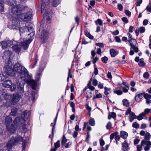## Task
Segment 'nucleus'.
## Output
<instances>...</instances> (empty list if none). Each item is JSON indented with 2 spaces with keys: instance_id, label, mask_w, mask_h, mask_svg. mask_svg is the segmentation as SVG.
<instances>
[{
  "instance_id": "39",
  "label": "nucleus",
  "mask_w": 151,
  "mask_h": 151,
  "mask_svg": "<svg viewBox=\"0 0 151 151\" xmlns=\"http://www.w3.org/2000/svg\"><path fill=\"white\" fill-rule=\"evenodd\" d=\"M68 140L66 138L64 135L63 136L62 140V144L63 145L66 143Z\"/></svg>"
},
{
  "instance_id": "35",
  "label": "nucleus",
  "mask_w": 151,
  "mask_h": 151,
  "mask_svg": "<svg viewBox=\"0 0 151 151\" xmlns=\"http://www.w3.org/2000/svg\"><path fill=\"white\" fill-rule=\"evenodd\" d=\"M99 142L100 145L103 149H104V147L103 146L105 144V142L104 140L102 138L99 139Z\"/></svg>"
},
{
  "instance_id": "30",
  "label": "nucleus",
  "mask_w": 151,
  "mask_h": 151,
  "mask_svg": "<svg viewBox=\"0 0 151 151\" xmlns=\"http://www.w3.org/2000/svg\"><path fill=\"white\" fill-rule=\"evenodd\" d=\"M145 116V114L144 113H142L140 114L137 117V119L139 120H141L143 119L144 117Z\"/></svg>"
},
{
  "instance_id": "29",
  "label": "nucleus",
  "mask_w": 151,
  "mask_h": 151,
  "mask_svg": "<svg viewBox=\"0 0 151 151\" xmlns=\"http://www.w3.org/2000/svg\"><path fill=\"white\" fill-rule=\"evenodd\" d=\"M45 66V64L44 63H42L41 65V66H40V69L39 70V71L38 70V76L40 75V73H41L42 72L43 70L44 69V67Z\"/></svg>"
},
{
  "instance_id": "1",
  "label": "nucleus",
  "mask_w": 151,
  "mask_h": 151,
  "mask_svg": "<svg viewBox=\"0 0 151 151\" xmlns=\"http://www.w3.org/2000/svg\"><path fill=\"white\" fill-rule=\"evenodd\" d=\"M32 24L28 22L27 23L24 27L20 28V22L18 19H13L12 21V23L9 28L12 29H19L20 34L21 36H27L26 38H22L19 40V43L21 44L24 50L27 49L29 44L32 41V37L34 35L33 27L31 25Z\"/></svg>"
},
{
  "instance_id": "60",
  "label": "nucleus",
  "mask_w": 151,
  "mask_h": 151,
  "mask_svg": "<svg viewBox=\"0 0 151 151\" xmlns=\"http://www.w3.org/2000/svg\"><path fill=\"white\" fill-rule=\"evenodd\" d=\"M107 77L110 79H111L112 78V76L111 75V73L110 72H109L107 74Z\"/></svg>"
},
{
  "instance_id": "23",
  "label": "nucleus",
  "mask_w": 151,
  "mask_h": 151,
  "mask_svg": "<svg viewBox=\"0 0 151 151\" xmlns=\"http://www.w3.org/2000/svg\"><path fill=\"white\" fill-rule=\"evenodd\" d=\"M61 1L60 0H52L51 2L52 6L54 7H56L61 4Z\"/></svg>"
},
{
  "instance_id": "11",
  "label": "nucleus",
  "mask_w": 151,
  "mask_h": 151,
  "mask_svg": "<svg viewBox=\"0 0 151 151\" xmlns=\"http://www.w3.org/2000/svg\"><path fill=\"white\" fill-rule=\"evenodd\" d=\"M141 143V145L143 146L146 145L144 148L145 151H148L150 150V148L151 147V142L150 141V140H142Z\"/></svg>"
},
{
  "instance_id": "48",
  "label": "nucleus",
  "mask_w": 151,
  "mask_h": 151,
  "mask_svg": "<svg viewBox=\"0 0 151 151\" xmlns=\"http://www.w3.org/2000/svg\"><path fill=\"white\" fill-rule=\"evenodd\" d=\"M124 13L126 15L128 16L129 17H130L131 16V12L128 10H125Z\"/></svg>"
},
{
  "instance_id": "19",
  "label": "nucleus",
  "mask_w": 151,
  "mask_h": 151,
  "mask_svg": "<svg viewBox=\"0 0 151 151\" xmlns=\"http://www.w3.org/2000/svg\"><path fill=\"white\" fill-rule=\"evenodd\" d=\"M14 51L17 53H19L21 50V46L20 45H15L12 47Z\"/></svg>"
},
{
  "instance_id": "22",
  "label": "nucleus",
  "mask_w": 151,
  "mask_h": 151,
  "mask_svg": "<svg viewBox=\"0 0 151 151\" xmlns=\"http://www.w3.org/2000/svg\"><path fill=\"white\" fill-rule=\"evenodd\" d=\"M143 97V93H140L138 94L136 93L135 97V99L137 102H139L142 98Z\"/></svg>"
},
{
  "instance_id": "2",
  "label": "nucleus",
  "mask_w": 151,
  "mask_h": 151,
  "mask_svg": "<svg viewBox=\"0 0 151 151\" xmlns=\"http://www.w3.org/2000/svg\"><path fill=\"white\" fill-rule=\"evenodd\" d=\"M4 70L7 75L11 76H16L17 74L20 78H22L29 76L27 70L19 63L14 65L12 69L9 65H6L4 67Z\"/></svg>"
},
{
  "instance_id": "4",
  "label": "nucleus",
  "mask_w": 151,
  "mask_h": 151,
  "mask_svg": "<svg viewBox=\"0 0 151 151\" xmlns=\"http://www.w3.org/2000/svg\"><path fill=\"white\" fill-rule=\"evenodd\" d=\"M50 3V0H43L42 1L41 5V13L49 23L51 22L52 14V11L50 10L47 6Z\"/></svg>"
},
{
  "instance_id": "6",
  "label": "nucleus",
  "mask_w": 151,
  "mask_h": 151,
  "mask_svg": "<svg viewBox=\"0 0 151 151\" xmlns=\"http://www.w3.org/2000/svg\"><path fill=\"white\" fill-rule=\"evenodd\" d=\"M47 26L44 24H42L40 25V33L39 34V38L40 40V42L42 43L45 42L48 39L50 34L49 32L45 29H41V27L45 28H47Z\"/></svg>"
},
{
  "instance_id": "54",
  "label": "nucleus",
  "mask_w": 151,
  "mask_h": 151,
  "mask_svg": "<svg viewBox=\"0 0 151 151\" xmlns=\"http://www.w3.org/2000/svg\"><path fill=\"white\" fill-rule=\"evenodd\" d=\"M96 46L99 47H103L104 45L103 43L100 42L96 43L95 44Z\"/></svg>"
},
{
  "instance_id": "33",
  "label": "nucleus",
  "mask_w": 151,
  "mask_h": 151,
  "mask_svg": "<svg viewBox=\"0 0 151 151\" xmlns=\"http://www.w3.org/2000/svg\"><path fill=\"white\" fill-rule=\"evenodd\" d=\"M143 59L142 58H141L139 60V61L138 63V65L140 66H144L145 65V63H144Z\"/></svg>"
},
{
  "instance_id": "46",
  "label": "nucleus",
  "mask_w": 151,
  "mask_h": 151,
  "mask_svg": "<svg viewBox=\"0 0 151 151\" xmlns=\"http://www.w3.org/2000/svg\"><path fill=\"white\" fill-rule=\"evenodd\" d=\"M143 96H144V98L146 99L151 98V95L148 94L147 93H146L144 95L143 94Z\"/></svg>"
},
{
  "instance_id": "14",
  "label": "nucleus",
  "mask_w": 151,
  "mask_h": 151,
  "mask_svg": "<svg viewBox=\"0 0 151 151\" xmlns=\"http://www.w3.org/2000/svg\"><path fill=\"white\" fill-rule=\"evenodd\" d=\"M58 112L57 113L56 116L54 120V123H52L50 124V126L52 127V134L50 135L49 136V137L52 139L53 138L54 134V132L55 131V126L56 123V121L57 119Z\"/></svg>"
},
{
  "instance_id": "62",
  "label": "nucleus",
  "mask_w": 151,
  "mask_h": 151,
  "mask_svg": "<svg viewBox=\"0 0 151 151\" xmlns=\"http://www.w3.org/2000/svg\"><path fill=\"white\" fill-rule=\"evenodd\" d=\"M142 146L141 145H138L137 146V150L138 151H141L142 150Z\"/></svg>"
},
{
  "instance_id": "15",
  "label": "nucleus",
  "mask_w": 151,
  "mask_h": 151,
  "mask_svg": "<svg viewBox=\"0 0 151 151\" xmlns=\"http://www.w3.org/2000/svg\"><path fill=\"white\" fill-rule=\"evenodd\" d=\"M30 115V113L29 111H25L22 114L21 119L20 120H22L23 123L25 122L26 120L28 119Z\"/></svg>"
},
{
  "instance_id": "24",
  "label": "nucleus",
  "mask_w": 151,
  "mask_h": 151,
  "mask_svg": "<svg viewBox=\"0 0 151 151\" xmlns=\"http://www.w3.org/2000/svg\"><path fill=\"white\" fill-rule=\"evenodd\" d=\"M128 41L130 43V45L131 47L135 46L137 42L136 40L134 39H132V40L129 39Z\"/></svg>"
},
{
  "instance_id": "10",
  "label": "nucleus",
  "mask_w": 151,
  "mask_h": 151,
  "mask_svg": "<svg viewBox=\"0 0 151 151\" xmlns=\"http://www.w3.org/2000/svg\"><path fill=\"white\" fill-rule=\"evenodd\" d=\"M25 81L28 85L31 86L32 89H35L36 88L37 84L35 80L31 78L26 79Z\"/></svg>"
},
{
  "instance_id": "5",
  "label": "nucleus",
  "mask_w": 151,
  "mask_h": 151,
  "mask_svg": "<svg viewBox=\"0 0 151 151\" xmlns=\"http://www.w3.org/2000/svg\"><path fill=\"white\" fill-rule=\"evenodd\" d=\"M7 4L11 6L10 12L13 15H19L21 11L23 10V9L21 7V5H17V1L14 0H6L5 2Z\"/></svg>"
},
{
  "instance_id": "20",
  "label": "nucleus",
  "mask_w": 151,
  "mask_h": 151,
  "mask_svg": "<svg viewBox=\"0 0 151 151\" xmlns=\"http://www.w3.org/2000/svg\"><path fill=\"white\" fill-rule=\"evenodd\" d=\"M12 83L10 80H7L5 81L2 83L3 85L6 88H9L10 87Z\"/></svg>"
},
{
  "instance_id": "8",
  "label": "nucleus",
  "mask_w": 151,
  "mask_h": 151,
  "mask_svg": "<svg viewBox=\"0 0 151 151\" xmlns=\"http://www.w3.org/2000/svg\"><path fill=\"white\" fill-rule=\"evenodd\" d=\"M24 123L25 122L23 123L22 120H20V118L19 117H17L14 121V123L15 125L17 126L20 127L23 131L24 132H26L27 130Z\"/></svg>"
},
{
  "instance_id": "3",
  "label": "nucleus",
  "mask_w": 151,
  "mask_h": 151,
  "mask_svg": "<svg viewBox=\"0 0 151 151\" xmlns=\"http://www.w3.org/2000/svg\"><path fill=\"white\" fill-rule=\"evenodd\" d=\"M22 141V151L25 150L26 145L27 143V141L23 139L22 137L20 136L12 137L6 145V147L8 151H10L16 145Z\"/></svg>"
},
{
  "instance_id": "57",
  "label": "nucleus",
  "mask_w": 151,
  "mask_h": 151,
  "mask_svg": "<svg viewBox=\"0 0 151 151\" xmlns=\"http://www.w3.org/2000/svg\"><path fill=\"white\" fill-rule=\"evenodd\" d=\"M122 21L126 23L128 22V21L126 17H123L122 18Z\"/></svg>"
},
{
  "instance_id": "17",
  "label": "nucleus",
  "mask_w": 151,
  "mask_h": 151,
  "mask_svg": "<svg viewBox=\"0 0 151 151\" xmlns=\"http://www.w3.org/2000/svg\"><path fill=\"white\" fill-rule=\"evenodd\" d=\"M20 98V96L18 94L16 93L13 94L12 99V103L13 104H15L19 101Z\"/></svg>"
},
{
  "instance_id": "26",
  "label": "nucleus",
  "mask_w": 151,
  "mask_h": 151,
  "mask_svg": "<svg viewBox=\"0 0 151 151\" xmlns=\"http://www.w3.org/2000/svg\"><path fill=\"white\" fill-rule=\"evenodd\" d=\"M128 136V133L124 131H122L121 132L120 136L121 137L124 139H125L127 138Z\"/></svg>"
},
{
  "instance_id": "53",
  "label": "nucleus",
  "mask_w": 151,
  "mask_h": 151,
  "mask_svg": "<svg viewBox=\"0 0 151 151\" xmlns=\"http://www.w3.org/2000/svg\"><path fill=\"white\" fill-rule=\"evenodd\" d=\"M60 141L59 140L57 141L55 143L54 145L55 147L58 148L60 146Z\"/></svg>"
},
{
  "instance_id": "55",
  "label": "nucleus",
  "mask_w": 151,
  "mask_h": 151,
  "mask_svg": "<svg viewBox=\"0 0 151 151\" xmlns=\"http://www.w3.org/2000/svg\"><path fill=\"white\" fill-rule=\"evenodd\" d=\"M131 112H132L131 111V108L130 107H129L126 111L125 115H127L129 114V115Z\"/></svg>"
},
{
  "instance_id": "51",
  "label": "nucleus",
  "mask_w": 151,
  "mask_h": 151,
  "mask_svg": "<svg viewBox=\"0 0 151 151\" xmlns=\"http://www.w3.org/2000/svg\"><path fill=\"white\" fill-rule=\"evenodd\" d=\"M108 60V58L104 56L101 58L102 61L104 63H107V61Z\"/></svg>"
},
{
  "instance_id": "12",
  "label": "nucleus",
  "mask_w": 151,
  "mask_h": 151,
  "mask_svg": "<svg viewBox=\"0 0 151 151\" xmlns=\"http://www.w3.org/2000/svg\"><path fill=\"white\" fill-rule=\"evenodd\" d=\"M12 52L11 51L9 50H6L4 52L3 58L6 61H9L12 55Z\"/></svg>"
},
{
  "instance_id": "21",
  "label": "nucleus",
  "mask_w": 151,
  "mask_h": 151,
  "mask_svg": "<svg viewBox=\"0 0 151 151\" xmlns=\"http://www.w3.org/2000/svg\"><path fill=\"white\" fill-rule=\"evenodd\" d=\"M137 118V116L133 112H131L129 115V121L130 122H132L134 119H136Z\"/></svg>"
},
{
  "instance_id": "16",
  "label": "nucleus",
  "mask_w": 151,
  "mask_h": 151,
  "mask_svg": "<svg viewBox=\"0 0 151 151\" xmlns=\"http://www.w3.org/2000/svg\"><path fill=\"white\" fill-rule=\"evenodd\" d=\"M118 133L117 132H115L111 134L110 136V138L111 140L113 139L115 137V139L116 142H117L119 141L120 138L121 136L118 135Z\"/></svg>"
},
{
  "instance_id": "56",
  "label": "nucleus",
  "mask_w": 151,
  "mask_h": 151,
  "mask_svg": "<svg viewBox=\"0 0 151 151\" xmlns=\"http://www.w3.org/2000/svg\"><path fill=\"white\" fill-rule=\"evenodd\" d=\"M111 126V124L110 122H109L107 123L106 126V128L107 129H110Z\"/></svg>"
},
{
  "instance_id": "27",
  "label": "nucleus",
  "mask_w": 151,
  "mask_h": 151,
  "mask_svg": "<svg viewBox=\"0 0 151 151\" xmlns=\"http://www.w3.org/2000/svg\"><path fill=\"white\" fill-rule=\"evenodd\" d=\"M151 135L149 132H147L145 136L144 139L142 140L147 141L150 140L151 138Z\"/></svg>"
},
{
  "instance_id": "9",
  "label": "nucleus",
  "mask_w": 151,
  "mask_h": 151,
  "mask_svg": "<svg viewBox=\"0 0 151 151\" xmlns=\"http://www.w3.org/2000/svg\"><path fill=\"white\" fill-rule=\"evenodd\" d=\"M19 15L13 14L14 15L19 16L21 19L24 21L27 22L30 20L32 17L31 14L29 13H21V11Z\"/></svg>"
},
{
  "instance_id": "63",
  "label": "nucleus",
  "mask_w": 151,
  "mask_h": 151,
  "mask_svg": "<svg viewBox=\"0 0 151 151\" xmlns=\"http://www.w3.org/2000/svg\"><path fill=\"white\" fill-rule=\"evenodd\" d=\"M91 55H92V56L91 57V59L93 58L96 55V53H95L94 50H93L91 51Z\"/></svg>"
},
{
  "instance_id": "47",
  "label": "nucleus",
  "mask_w": 151,
  "mask_h": 151,
  "mask_svg": "<svg viewBox=\"0 0 151 151\" xmlns=\"http://www.w3.org/2000/svg\"><path fill=\"white\" fill-rule=\"evenodd\" d=\"M102 97V96L101 94L100 93H99V94H96L95 96H94L93 98V99H94L96 98H99Z\"/></svg>"
},
{
  "instance_id": "49",
  "label": "nucleus",
  "mask_w": 151,
  "mask_h": 151,
  "mask_svg": "<svg viewBox=\"0 0 151 151\" xmlns=\"http://www.w3.org/2000/svg\"><path fill=\"white\" fill-rule=\"evenodd\" d=\"M145 29L144 27H141L139 28V32L141 33H143L145 32Z\"/></svg>"
},
{
  "instance_id": "43",
  "label": "nucleus",
  "mask_w": 151,
  "mask_h": 151,
  "mask_svg": "<svg viewBox=\"0 0 151 151\" xmlns=\"http://www.w3.org/2000/svg\"><path fill=\"white\" fill-rule=\"evenodd\" d=\"M10 88L11 91H13L15 89L16 86L14 84L12 83Z\"/></svg>"
},
{
  "instance_id": "45",
  "label": "nucleus",
  "mask_w": 151,
  "mask_h": 151,
  "mask_svg": "<svg viewBox=\"0 0 151 151\" xmlns=\"http://www.w3.org/2000/svg\"><path fill=\"white\" fill-rule=\"evenodd\" d=\"M5 78V76H4L3 74L0 72V82L3 81Z\"/></svg>"
},
{
  "instance_id": "64",
  "label": "nucleus",
  "mask_w": 151,
  "mask_h": 151,
  "mask_svg": "<svg viewBox=\"0 0 151 151\" xmlns=\"http://www.w3.org/2000/svg\"><path fill=\"white\" fill-rule=\"evenodd\" d=\"M139 142V140L138 139H135L134 141V144L135 145H137L138 143Z\"/></svg>"
},
{
  "instance_id": "28",
  "label": "nucleus",
  "mask_w": 151,
  "mask_h": 151,
  "mask_svg": "<svg viewBox=\"0 0 151 151\" xmlns=\"http://www.w3.org/2000/svg\"><path fill=\"white\" fill-rule=\"evenodd\" d=\"M123 106L126 107H128L129 105V103L127 99H124L122 100Z\"/></svg>"
},
{
  "instance_id": "36",
  "label": "nucleus",
  "mask_w": 151,
  "mask_h": 151,
  "mask_svg": "<svg viewBox=\"0 0 151 151\" xmlns=\"http://www.w3.org/2000/svg\"><path fill=\"white\" fill-rule=\"evenodd\" d=\"M104 89L105 91L104 92V93L106 95H107L111 93L110 88L105 87L104 88Z\"/></svg>"
},
{
  "instance_id": "34",
  "label": "nucleus",
  "mask_w": 151,
  "mask_h": 151,
  "mask_svg": "<svg viewBox=\"0 0 151 151\" xmlns=\"http://www.w3.org/2000/svg\"><path fill=\"white\" fill-rule=\"evenodd\" d=\"M89 123L92 126H94L95 125V121L93 118H91L89 120Z\"/></svg>"
},
{
  "instance_id": "58",
  "label": "nucleus",
  "mask_w": 151,
  "mask_h": 151,
  "mask_svg": "<svg viewBox=\"0 0 151 151\" xmlns=\"http://www.w3.org/2000/svg\"><path fill=\"white\" fill-rule=\"evenodd\" d=\"M98 84V81L96 79H94L93 81L92 84L94 86H96Z\"/></svg>"
},
{
  "instance_id": "42",
  "label": "nucleus",
  "mask_w": 151,
  "mask_h": 151,
  "mask_svg": "<svg viewBox=\"0 0 151 151\" xmlns=\"http://www.w3.org/2000/svg\"><path fill=\"white\" fill-rule=\"evenodd\" d=\"M143 77L147 79L149 78V74L147 72H145L143 75Z\"/></svg>"
},
{
  "instance_id": "13",
  "label": "nucleus",
  "mask_w": 151,
  "mask_h": 151,
  "mask_svg": "<svg viewBox=\"0 0 151 151\" xmlns=\"http://www.w3.org/2000/svg\"><path fill=\"white\" fill-rule=\"evenodd\" d=\"M1 44L3 48L5 49L11 46L13 44V42L10 40H5L1 41Z\"/></svg>"
},
{
  "instance_id": "59",
  "label": "nucleus",
  "mask_w": 151,
  "mask_h": 151,
  "mask_svg": "<svg viewBox=\"0 0 151 151\" xmlns=\"http://www.w3.org/2000/svg\"><path fill=\"white\" fill-rule=\"evenodd\" d=\"M117 7L119 11H121L123 10V6L121 4H118Z\"/></svg>"
},
{
  "instance_id": "18",
  "label": "nucleus",
  "mask_w": 151,
  "mask_h": 151,
  "mask_svg": "<svg viewBox=\"0 0 151 151\" xmlns=\"http://www.w3.org/2000/svg\"><path fill=\"white\" fill-rule=\"evenodd\" d=\"M121 149L122 151H128L130 150L129 145L126 140L122 143Z\"/></svg>"
},
{
  "instance_id": "7",
  "label": "nucleus",
  "mask_w": 151,
  "mask_h": 151,
  "mask_svg": "<svg viewBox=\"0 0 151 151\" xmlns=\"http://www.w3.org/2000/svg\"><path fill=\"white\" fill-rule=\"evenodd\" d=\"M12 121L10 115L5 118L6 125L7 130L11 133H14L15 132L16 128L12 124Z\"/></svg>"
},
{
  "instance_id": "25",
  "label": "nucleus",
  "mask_w": 151,
  "mask_h": 151,
  "mask_svg": "<svg viewBox=\"0 0 151 151\" xmlns=\"http://www.w3.org/2000/svg\"><path fill=\"white\" fill-rule=\"evenodd\" d=\"M110 52L111 57H115L118 54V52L113 49L110 50Z\"/></svg>"
},
{
  "instance_id": "50",
  "label": "nucleus",
  "mask_w": 151,
  "mask_h": 151,
  "mask_svg": "<svg viewBox=\"0 0 151 151\" xmlns=\"http://www.w3.org/2000/svg\"><path fill=\"white\" fill-rule=\"evenodd\" d=\"M72 78V76L71 73L70 71V69H69L68 70V77L67 78V81L68 82L69 81V78Z\"/></svg>"
},
{
  "instance_id": "40",
  "label": "nucleus",
  "mask_w": 151,
  "mask_h": 151,
  "mask_svg": "<svg viewBox=\"0 0 151 151\" xmlns=\"http://www.w3.org/2000/svg\"><path fill=\"white\" fill-rule=\"evenodd\" d=\"M145 9L147 12H151V2L146 8Z\"/></svg>"
},
{
  "instance_id": "31",
  "label": "nucleus",
  "mask_w": 151,
  "mask_h": 151,
  "mask_svg": "<svg viewBox=\"0 0 151 151\" xmlns=\"http://www.w3.org/2000/svg\"><path fill=\"white\" fill-rule=\"evenodd\" d=\"M17 111V109L16 108H14L12 109L11 114L12 116H15L16 114Z\"/></svg>"
},
{
  "instance_id": "41",
  "label": "nucleus",
  "mask_w": 151,
  "mask_h": 151,
  "mask_svg": "<svg viewBox=\"0 0 151 151\" xmlns=\"http://www.w3.org/2000/svg\"><path fill=\"white\" fill-rule=\"evenodd\" d=\"M132 126L133 127L137 129L139 128V124L136 122L133 123Z\"/></svg>"
},
{
  "instance_id": "32",
  "label": "nucleus",
  "mask_w": 151,
  "mask_h": 151,
  "mask_svg": "<svg viewBox=\"0 0 151 151\" xmlns=\"http://www.w3.org/2000/svg\"><path fill=\"white\" fill-rule=\"evenodd\" d=\"M114 92L118 95H121L123 93L122 91L119 90L115 89L114 91Z\"/></svg>"
},
{
  "instance_id": "61",
  "label": "nucleus",
  "mask_w": 151,
  "mask_h": 151,
  "mask_svg": "<svg viewBox=\"0 0 151 151\" xmlns=\"http://www.w3.org/2000/svg\"><path fill=\"white\" fill-rule=\"evenodd\" d=\"M142 2V0H137L136 3V6H139Z\"/></svg>"
},
{
  "instance_id": "38",
  "label": "nucleus",
  "mask_w": 151,
  "mask_h": 151,
  "mask_svg": "<svg viewBox=\"0 0 151 151\" xmlns=\"http://www.w3.org/2000/svg\"><path fill=\"white\" fill-rule=\"evenodd\" d=\"M86 35L91 39H93V37L91 35V34L88 32H85Z\"/></svg>"
},
{
  "instance_id": "37",
  "label": "nucleus",
  "mask_w": 151,
  "mask_h": 151,
  "mask_svg": "<svg viewBox=\"0 0 151 151\" xmlns=\"http://www.w3.org/2000/svg\"><path fill=\"white\" fill-rule=\"evenodd\" d=\"M96 24H99L101 26L103 25V22L101 19H98L95 22Z\"/></svg>"
},
{
  "instance_id": "52",
  "label": "nucleus",
  "mask_w": 151,
  "mask_h": 151,
  "mask_svg": "<svg viewBox=\"0 0 151 151\" xmlns=\"http://www.w3.org/2000/svg\"><path fill=\"white\" fill-rule=\"evenodd\" d=\"M131 49H133L134 51L135 52H136V53L138 52L139 51L138 49V47H136V46H133V47H132L131 48Z\"/></svg>"
},
{
  "instance_id": "44",
  "label": "nucleus",
  "mask_w": 151,
  "mask_h": 151,
  "mask_svg": "<svg viewBox=\"0 0 151 151\" xmlns=\"http://www.w3.org/2000/svg\"><path fill=\"white\" fill-rule=\"evenodd\" d=\"M72 144V143L71 142H68V143H66L64 144L63 146L66 148L69 147Z\"/></svg>"
}]
</instances>
